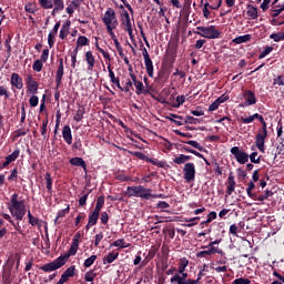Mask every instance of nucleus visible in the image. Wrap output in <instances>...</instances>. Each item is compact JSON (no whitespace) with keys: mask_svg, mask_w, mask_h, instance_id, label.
Returning a JSON list of instances; mask_svg holds the SVG:
<instances>
[{"mask_svg":"<svg viewBox=\"0 0 284 284\" xmlns=\"http://www.w3.org/2000/svg\"><path fill=\"white\" fill-rule=\"evenodd\" d=\"M9 211L11 216H14L17 221H23V217L26 216V202L19 200V194L14 193L11 195Z\"/></svg>","mask_w":284,"mask_h":284,"instance_id":"nucleus-1","label":"nucleus"},{"mask_svg":"<svg viewBox=\"0 0 284 284\" xmlns=\"http://www.w3.org/2000/svg\"><path fill=\"white\" fill-rule=\"evenodd\" d=\"M125 195L129 197L135 196L144 201H150V199H156V195L152 194V189H148L143 185L128 186Z\"/></svg>","mask_w":284,"mask_h":284,"instance_id":"nucleus-2","label":"nucleus"},{"mask_svg":"<svg viewBox=\"0 0 284 284\" xmlns=\"http://www.w3.org/2000/svg\"><path fill=\"white\" fill-rule=\"evenodd\" d=\"M254 116L262 124V129H260L257 131V134L255 135V145L260 152H265V139H267V123L265 122V119H263V115L255 113Z\"/></svg>","mask_w":284,"mask_h":284,"instance_id":"nucleus-3","label":"nucleus"},{"mask_svg":"<svg viewBox=\"0 0 284 284\" xmlns=\"http://www.w3.org/2000/svg\"><path fill=\"white\" fill-rule=\"evenodd\" d=\"M40 8L43 10H52L51 17H57L59 12H63L65 3L63 0H39Z\"/></svg>","mask_w":284,"mask_h":284,"instance_id":"nucleus-4","label":"nucleus"},{"mask_svg":"<svg viewBox=\"0 0 284 284\" xmlns=\"http://www.w3.org/2000/svg\"><path fill=\"white\" fill-rule=\"evenodd\" d=\"M102 21L106 28L108 34L110 32H114L116 28H119V19H116V11L114 9L109 8L102 18Z\"/></svg>","mask_w":284,"mask_h":284,"instance_id":"nucleus-5","label":"nucleus"},{"mask_svg":"<svg viewBox=\"0 0 284 284\" xmlns=\"http://www.w3.org/2000/svg\"><path fill=\"white\" fill-rule=\"evenodd\" d=\"M195 34L203 37L204 39H219L221 37V31L216 30V27H196Z\"/></svg>","mask_w":284,"mask_h":284,"instance_id":"nucleus-6","label":"nucleus"},{"mask_svg":"<svg viewBox=\"0 0 284 284\" xmlns=\"http://www.w3.org/2000/svg\"><path fill=\"white\" fill-rule=\"evenodd\" d=\"M120 21L122 23V26L124 27L125 32H128L130 39H134V33H133V29H132V20L130 19V13L128 12V10H122L121 14H120Z\"/></svg>","mask_w":284,"mask_h":284,"instance_id":"nucleus-7","label":"nucleus"},{"mask_svg":"<svg viewBox=\"0 0 284 284\" xmlns=\"http://www.w3.org/2000/svg\"><path fill=\"white\" fill-rule=\"evenodd\" d=\"M63 265H65V260L62 257H57L53 262L40 266V270L45 273L57 272V270H61Z\"/></svg>","mask_w":284,"mask_h":284,"instance_id":"nucleus-8","label":"nucleus"},{"mask_svg":"<svg viewBox=\"0 0 284 284\" xmlns=\"http://www.w3.org/2000/svg\"><path fill=\"white\" fill-rule=\"evenodd\" d=\"M185 183H192L196 179V166L189 162L183 168Z\"/></svg>","mask_w":284,"mask_h":284,"instance_id":"nucleus-9","label":"nucleus"},{"mask_svg":"<svg viewBox=\"0 0 284 284\" xmlns=\"http://www.w3.org/2000/svg\"><path fill=\"white\" fill-rule=\"evenodd\" d=\"M231 154H233L235 161H237V163H240L241 165H245V163L250 161V154L241 150L239 146L231 148Z\"/></svg>","mask_w":284,"mask_h":284,"instance_id":"nucleus-10","label":"nucleus"},{"mask_svg":"<svg viewBox=\"0 0 284 284\" xmlns=\"http://www.w3.org/2000/svg\"><path fill=\"white\" fill-rule=\"evenodd\" d=\"M144 65L146 68V73L151 79H154V64L152 63V59L150 58V53H148V49L142 50Z\"/></svg>","mask_w":284,"mask_h":284,"instance_id":"nucleus-11","label":"nucleus"},{"mask_svg":"<svg viewBox=\"0 0 284 284\" xmlns=\"http://www.w3.org/2000/svg\"><path fill=\"white\" fill-rule=\"evenodd\" d=\"M131 81H133L134 88H135V94H150V89L145 88L143 85V82L136 80V74L129 73Z\"/></svg>","mask_w":284,"mask_h":284,"instance_id":"nucleus-12","label":"nucleus"},{"mask_svg":"<svg viewBox=\"0 0 284 284\" xmlns=\"http://www.w3.org/2000/svg\"><path fill=\"white\" fill-rule=\"evenodd\" d=\"M212 254H223V250L219 247H209L206 251L197 252L196 258H207V256H212Z\"/></svg>","mask_w":284,"mask_h":284,"instance_id":"nucleus-13","label":"nucleus"},{"mask_svg":"<svg viewBox=\"0 0 284 284\" xmlns=\"http://www.w3.org/2000/svg\"><path fill=\"white\" fill-rule=\"evenodd\" d=\"M19 154H21V151L19 149L14 150L11 154L6 156V161L0 165L1 170L8 168L10 163H13V161L19 159Z\"/></svg>","mask_w":284,"mask_h":284,"instance_id":"nucleus-14","label":"nucleus"},{"mask_svg":"<svg viewBox=\"0 0 284 284\" xmlns=\"http://www.w3.org/2000/svg\"><path fill=\"white\" fill-rule=\"evenodd\" d=\"M77 252H79V244L75 242H72L69 251L64 254V255H60V258H64V265L65 263H68V258H70V256H77Z\"/></svg>","mask_w":284,"mask_h":284,"instance_id":"nucleus-15","label":"nucleus"},{"mask_svg":"<svg viewBox=\"0 0 284 284\" xmlns=\"http://www.w3.org/2000/svg\"><path fill=\"white\" fill-rule=\"evenodd\" d=\"M27 85L28 92L31 94H37V92H39V83L34 81V78H32L31 74L27 75Z\"/></svg>","mask_w":284,"mask_h":284,"instance_id":"nucleus-16","label":"nucleus"},{"mask_svg":"<svg viewBox=\"0 0 284 284\" xmlns=\"http://www.w3.org/2000/svg\"><path fill=\"white\" fill-rule=\"evenodd\" d=\"M243 98L245 99L244 105L246 108L250 105H256V94H254V91L246 90L243 94Z\"/></svg>","mask_w":284,"mask_h":284,"instance_id":"nucleus-17","label":"nucleus"},{"mask_svg":"<svg viewBox=\"0 0 284 284\" xmlns=\"http://www.w3.org/2000/svg\"><path fill=\"white\" fill-rule=\"evenodd\" d=\"M59 28H61V22H57L53 27V29L48 34V44L49 48H54V38L57 37L59 32Z\"/></svg>","mask_w":284,"mask_h":284,"instance_id":"nucleus-18","label":"nucleus"},{"mask_svg":"<svg viewBox=\"0 0 284 284\" xmlns=\"http://www.w3.org/2000/svg\"><path fill=\"white\" fill-rule=\"evenodd\" d=\"M84 60L88 65V71L92 72L94 70V63H97V59L94 58V54L92 53V51L85 52Z\"/></svg>","mask_w":284,"mask_h":284,"instance_id":"nucleus-19","label":"nucleus"},{"mask_svg":"<svg viewBox=\"0 0 284 284\" xmlns=\"http://www.w3.org/2000/svg\"><path fill=\"white\" fill-rule=\"evenodd\" d=\"M11 85L17 88V90H23V79L19 73L11 74Z\"/></svg>","mask_w":284,"mask_h":284,"instance_id":"nucleus-20","label":"nucleus"},{"mask_svg":"<svg viewBox=\"0 0 284 284\" xmlns=\"http://www.w3.org/2000/svg\"><path fill=\"white\" fill-rule=\"evenodd\" d=\"M63 81V58L59 60L58 70L55 73V83L57 88L61 85V82Z\"/></svg>","mask_w":284,"mask_h":284,"instance_id":"nucleus-21","label":"nucleus"},{"mask_svg":"<svg viewBox=\"0 0 284 284\" xmlns=\"http://www.w3.org/2000/svg\"><path fill=\"white\" fill-rule=\"evenodd\" d=\"M106 65L111 83H113V85H116V88H120L121 80L114 74V71L112 70V63L106 62Z\"/></svg>","mask_w":284,"mask_h":284,"instance_id":"nucleus-22","label":"nucleus"},{"mask_svg":"<svg viewBox=\"0 0 284 284\" xmlns=\"http://www.w3.org/2000/svg\"><path fill=\"white\" fill-rule=\"evenodd\" d=\"M227 183L226 194L227 196H232V193L236 190V180L232 173L227 178Z\"/></svg>","mask_w":284,"mask_h":284,"instance_id":"nucleus-23","label":"nucleus"},{"mask_svg":"<svg viewBox=\"0 0 284 284\" xmlns=\"http://www.w3.org/2000/svg\"><path fill=\"white\" fill-rule=\"evenodd\" d=\"M196 283L197 281H194V280L184 281L179 273H175L171 277V284H196Z\"/></svg>","mask_w":284,"mask_h":284,"instance_id":"nucleus-24","label":"nucleus"},{"mask_svg":"<svg viewBox=\"0 0 284 284\" xmlns=\"http://www.w3.org/2000/svg\"><path fill=\"white\" fill-rule=\"evenodd\" d=\"M62 136L68 143V145H72V129H70V125H64L62 129Z\"/></svg>","mask_w":284,"mask_h":284,"instance_id":"nucleus-25","label":"nucleus"},{"mask_svg":"<svg viewBox=\"0 0 284 284\" xmlns=\"http://www.w3.org/2000/svg\"><path fill=\"white\" fill-rule=\"evenodd\" d=\"M69 163L75 168H82L84 172L88 170V164H85V160H83V158H72Z\"/></svg>","mask_w":284,"mask_h":284,"instance_id":"nucleus-26","label":"nucleus"},{"mask_svg":"<svg viewBox=\"0 0 284 284\" xmlns=\"http://www.w3.org/2000/svg\"><path fill=\"white\" fill-rule=\"evenodd\" d=\"M81 6V0H72L71 3L67 7V13L72 17L75 10H79Z\"/></svg>","mask_w":284,"mask_h":284,"instance_id":"nucleus-27","label":"nucleus"},{"mask_svg":"<svg viewBox=\"0 0 284 284\" xmlns=\"http://www.w3.org/2000/svg\"><path fill=\"white\" fill-rule=\"evenodd\" d=\"M246 16L248 19H258V9L252 4H247L246 7Z\"/></svg>","mask_w":284,"mask_h":284,"instance_id":"nucleus-28","label":"nucleus"},{"mask_svg":"<svg viewBox=\"0 0 284 284\" xmlns=\"http://www.w3.org/2000/svg\"><path fill=\"white\" fill-rule=\"evenodd\" d=\"M119 258V252L112 251L106 256L103 257V264L108 265L110 263H114Z\"/></svg>","mask_w":284,"mask_h":284,"instance_id":"nucleus-29","label":"nucleus"},{"mask_svg":"<svg viewBox=\"0 0 284 284\" xmlns=\"http://www.w3.org/2000/svg\"><path fill=\"white\" fill-rule=\"evenodd\" d=\"M191 159L192 156L190 155L180 154L173 159V163H175L176 165H183V163H187V161H190Z\"/></svg>","mask_w":284,"mask_h":284,"instance_id":"nucleus-30","label":"nucleus"},{"mask_svg":"<svg viewBox=\"0 0 284 284\" xmlns=\"http://www.w3.org/2000/svg\"><path fill=\"white\" fill-rule=\"evenodd\" d=\"M84 115H85V106L80 105L75 111V115L73 116V119L74 121H77V123H80V121H83Z\"/></svg>","mask_w":284,"mask_h":284,"instance_id":"nucleus-31","label":"nucleus"},{"mask_svg":"<svg viewBox=\"0 0 284 284\" xmlns=\"http://www.w3.org/2000/svg\"><path fill=\"white\" fill-rule=\"evenodd\" d=\"M110 247H119V250H125V247H130V244L125 243L124 239H119L111 243Z\"/></svg>","mask_w":284,"mask_h":284,"instance_id":"nucleus-32","label":"nucleus"},{"mask_svg":"<svg viewBox=\"0 0 284 284\" xmlns=\"http://www.w3.org/2000/svg\"><path fill=\"white\" fill-rule=\"evenodd\" d=\"M28 219H29V223L30 225H32V227H41V220H39V217H36L32 215V213L30 211H28Z\"/></svg>","mask_w":284,"mask_h":284,"instance_id":"nucleus-33","label":"nucleus"},{"mask_svg":"<svg viewBox=\"0 0 284 284\" xmlns=\"http://www.w3.org/2000/svg\"><path fill=\"white\" fill-rule=\"evenodd\" d=\"M250 39H252L251 34L240 36V37H236L233 39V43H236V44L247 43V41H250Z\"/></svg>","mask_w":284,"mask_h":284,"instance_id":"nucleus-34","label":"nucleus"},{"mask_svg":"<svg viewBox=\"0 0 284 284\" xmlns=\"http://www.w3.org/2000/svg\"><path fill=\"white\" fill-rule=\"evenodd\" d=\"M187 265H190V261H187V258H185V257L181 258L179 266H178V273L183 274V272H185V267H187Z\"/></svg>","mask_w":284,"mask_h":284,"instance_id":"nucleus-35","label":"nucleus"},{"mask_svg":"<svg viewBox=\"0 0 284 284\" xmlns=\"http://www.w3.org/2000/svg\"><path fill=\"white\" fill-rule=\"evenodd\" d=\"M103 205H105V197L104 196H99L93 211L101 214V210L103 209Z\"/></svg>","mask_w":284,"mask_h":284,"instance_id":"nucleus-36","label":"nucleus"},{"mask_svg":"<svg viewBox=\"0 0 284 284\" xmlns=\"http://www.w3.org/2000/svg\"><path fill=\"white\" fill-rule=\"evenodd\" d=\"M99 216H101V213H99L98 211H93L89 215V225H95L99 221Z\"/></svg>","mask_w":284,"mask_h":284,"instance_id":"nucleus-37","label":"nucleus"},{"mask_svg":"<svg viewBox=\"0 0 284 284\" xmlns=\"http://www.w3.org/2000/svg\"><path fill=\"white\" fill-rule=\"evenodd\" d=\"M197 221H201V217L196 216L192 219H185L184 223H187V224H184V227H194V225H199Z\"/></svg>","mask_w":284,"mask_h":284,"instance_id":"nucleus-38","label":"nucleus"},{"mask_svg":"<svg viewBox=\"0 0 284 284\" xmlns=\"http://www.w3.org/2000/svg\"><path fill=\"white\" fill-rule=\"evenodd\" d=\"M78 48H83V45H90V40L85 36H79L77 40Z\"/></svg>","mask_w":284,"mask_h":284,"instance_id":"nucleus-39","label":"nucleus"},{"mask_svg":"<svg viewBox=\"0 0 284 284\" xmlns=\"http://www.w3.org/2000/svg\"><path fill=\"white\" fill-rule=\"evenodd\" d=\"M133 85H134V81L126 79L125 85L121 87V84H120V87H118V88L121 92H130V90H132Z\"/></svg>","mask_w":284,"mask_h":284,"instance_id":"nucleus-40","label":"nucleus"},{"mask_svg":"<svg viewBox=\"0 0 284 284\" xmlns=\"http://www.w3.org/2000/svg\"><path fill=\"white\" fill-rule=\"evenodd\" d=\"M68 34H70V22L67 26H62L59 38L63 40L68 37Z\"/></svg>","mask_w":284,"mask_h":284,"instance_id":"nucleus-41","label":"nucleus"},{"mask_svg":"<svg viewBox=\"0 0 284 284\" xmlns=\"http://www.w3.org/2000/svg\"><path fill=\"white\" fill-rule=\"evenodd\" d=\"M44 180H45V185H47L48 192L50 194H52V176L50 175L49 172L45 173Z\"/></svg>","mask_w":284,"mask_h":284,"instance_id":"nucleus-42","label":"nucleus"},{"mask_svg":"<svg viewBox=\"0 0 284 284\" xmlns=\"http://www.w3.org/2000/svg\"><path fill=\"white\" fill-rule=\"evenodd\" d=\"M26 12H29V14H36L39 10L34 3H28L24 6Z\"/></svg>","mask_w":284,"mask_h":284,"instance_id":"nucleus-43","label":"nucleus"},{"mask_svg":"<svg viewBox=\"0 0 284 284\" xmlns=\"http://www.w3.org/2000/svg\"><path fill=\"white\" fill-rule=\"evenodd\" d=\"M95 277H97V273H94V271H88L84 274V281H87V283H92V281H94Z\"/></svg>","mask_w":284,"mask_h":284,"instance_id":"nucleus-44","label":"nucleus"},{"mask_svg":"<svg viewBox=\"0 0 284 284\" xmlns=\"http://www.w3.org/2000/svg\"><path fill=\"white\" fill-rule=\"evenodd\" d=\"M270 196H274V192L266 190L264 194L258 195L256 199L258 201H267V199H270Z\"/></svg>","mask_w":284,"mask_h":284,"instance_id":"nucleus-45","label":"nucleus"},{"mask_svg":"<svg viewBox=\"0 0 284 284\" xmlns=\"http://www.w3.org/2000/svg\"><path fill=\"white\" fill-rule=\"evenodd\" d=\"M186 144L195 148V150H199L200 152H203V145H201V143H199L197 141L190 140L186 142Z\"/></svg>","mask_w":284,"mask_h":284,"instance_id":"nucleus-46","label":"nucleus"},{"mask_svg":"<svg viewBox=\"0 0 284 284\" xmlns=\"http://www.w3.org/2000/svg\"><path fill=\"white\" fill-rule=\"evenodd\" d=\"M258 152H253L252 154L248 155V159L251 161V163H255L258 164L261 163V156H258Z\"/></svg>","mask_w":284,"mask_h":284,"instance_id":"nucleus-47","label":"nucleus"},{"mask_svg":"<svg viewBox=\"0 0 284 284\" xmlns=\"http://www.w3.org/2000/svg\"><path fill=\"white\" fill-rule=\"evenodd\" d=\"M32 69L36 72H41L43 70V62L41 60H36L33 65H32Z\"/></svg>","mask_w":284,"mask_h":284,"instance_id":"nucleus-48","label":"nucleus"},{"mask_svg":"<svg viewBox=\"0 0 284 284\" xmlns=\"http://www.w3.org/2000/svg\"><path fill=\"white\" fill-rule=\"evenodd\" d=\"M65 214H70V205H68L64 210H61L58 212L55 222L59 221V219H63V216H65Z\"/></svg>","mask_w":284,"mask_h":284,"instance_id":"nucleus-49","label":"nucleus"},{"mask_svg":"<svg viewBox=\"0 0 284 284\" xmlns=\"http://www.w3.org/2000/svg\"><path fill=\"white\" fill-rule=\"evenodd\" d=\"M94 261H97V255H91L84 261V267H92V265H94Z\"/></svg>","mask_w":284,"mask_h":284,"instance_id":"nucleus-50","label":"nucleus"},{"mask_svg":"<svg viewBox=\"0 0 284 284\" xmlns=\"http://www.w3.org/2000/svg\"><path fill=\"white\" fill-rule=\"evenodd\" d=\"M109 36L111 37L112 41L114 42L116 50H119V48H122L121 43L119 42V39L116 38V34H114V31L110 32Z\"/></svg>","mask_w":284,"mask_h":284,"instance_id":"nucleus-51","label":"nucleus"},{"mask_svg":"<svg viewBox=\"0 0 284 284\" xmlns=\"http://www.w3.org/2000/svg\"><path fill=\"white\" fill-rule=\"evenodd\" d=\"M146 163H151L152 165H156L158 168H163V162L159 161L158 159H146Z\"/></svg>","mask_w":284,"mask_h":284,"instance_id":"nucleus-52","label":"nucleus"},{"mask_svg":"<svg viewBox=\"0 0 284 284\" xmlns=\"http://www.w3.org/2000/svg\"><path fill=\"white\" fill-rule=\"evenodd\" d=\"M77 54H79V50L75 49L72 53H71V67L72 68H77Z\"/></svg>","mask_w":284,"mask_h":284,"instance_id":"nucleus-53","label":"nucleus"},{"mask_svg":"<svg viewBox=\"0 0 284 284\" xmlns=\"http://www.w3.org/2000/svg\"><path fill=\"white\" fill-rule=\"evenodd\" d=\"M29 104L31 105V108H37V105H39V97L32 95L29 99Z\"/></svg>","mask_w":284,"mask_h":284,"instance_id":"nucleus-54","label":"nucleus"},{"mask_svg":"<svg viewBox=\"0 0 284 284\" xmlns=\"http://www.w3.org/2000/svg\"><path fill=\"white\" fill-rule=\"evenodd\" d=\"M274 50L272 47H266L261 53H260V59H265L267 54H270Z\"/></svg>","mask_w":284,"mask_h":284,"instance_id":"nucleus-55","label":"nucleus"},{"mask_svg":"<svg viewBox=\"0 0 284 284\" xmlns=\"http://www.w3.org/2000/svg\"><path fill=\"white\" fill-rule=\"evenodd\" d=\"M100 221L103 225H108V221H110V216L108 215V212L101 213Z\"/></svg>","mask_w":284,"mask_h":284,"instance_id":"nucleus-56","label":"nucleus"},{"mask_svg":"<svg viewBox=\"0 0 284 284\" xmlns=\"http://www.w3.org/2000/svg\"><path fill=\"white\" fill-rule=\"evenodd\" d=\"M90 192L89 191L87 194L82 195L80 199H79V205L81 207H83V205H85V203H88V196H90Z\"/></svg>","mask_w":284,"mask_h":284,"instance_id":"nucleus-57","label":"nucleus"},{"mask_svg":"<svg viewBox=\"0 0 284 284\" xmlns=\"http://www.w3.org/2000/svg\"><path fill=\"white\" fill-rule=\"evenodd\" d=\"M0 97H4L6 99H10V91L6 89V87L0 85Z\"/></svg>","mask_w":284,"mask_h":284,"instance_id":"nucleus-58","label":"nucleus"},{"mask_svg":"<svg viewBox=\"0 0 284 284\" xmlns=\"http://www.w3.org/2000/svg\"><path fill=\"white\" fill-rule=\"evenodd\" d=\"M256 120V116L253 115H250L248 118H240V121H242V123H253L254 121Z\"/></svg>","mask_w":284,"mask_h":284,"instance_id":"nucleus-59","label":"nucleus"},{"mask_svg":"<svg viewBox=\"0 0 284 284\" xmlns=\"http://www.w3.org/2000/svg\"><path fill=\"white\" fill-rule=\"evenodd\" d=\"M175 101L176 104L174 105V108H180V105H183V103H185V95H178Z\"/></svg>","mask_w":284,"mask_h":284,"instance_id":"nucleus-60","label":"nucleus"},{"mask_svg":"<svg viewBox=\"0 0 284 284\" xmlns=\"http://www.w3.org/2000/svg\"><path fill=\"white\" fill-rule=\"evenodd\" d=\"M100 52L102 53V55L105 59L106 63H111L112 57L110 55V53L108 51H105L104 49H100Z\"/></svg>","mask_w":284,"mask_h":284,"instance_id":"nucleus-61","label":"nucleus"},{"mask_svg":"<svg viewBox=\"0 0 284 284\" xmlns=\"http://www.w3.org/2000/svg\"><path fill=\"white\" fill-rule=\"evenodd\" d=\"M75 270H77L75 266H70V267H68V268L65 270L64 274L70 278V277H72V276H74Z\"/></svg>","mask_w":284,"mask_h":284,"instance_id":"nucleus-62","label":"nucleus"},{"mask_svg":"<svg viewBox=\"0 0 284 284\" xmlns=\"http://www.w3.org/2000/svg\"><path fill=\"white\" fill-rule=\"evenodd\" d=\"M191 114H193V116H203L205 112L203 109H201V106H197L196 110L191 111Z\"/></svg>","mask_w":284,"mask_h":284,"instance_id":"nucleus-63","label":"nucleus"},{"mask_svg":"<svg viewBox=\"0 0 284 284\" xmlns=\"http://www.w3.org/2000/svg\"><path fill=\"white\" fill-rule=\"evenodd\" d=\"M273 85H284V77L283 75H278L277 78H275L273 80Z\"/></svg>","mask_w":284,"mask_h":284,"instance_id":"nucleus-64","label":"nucleus"}]
</instances>
